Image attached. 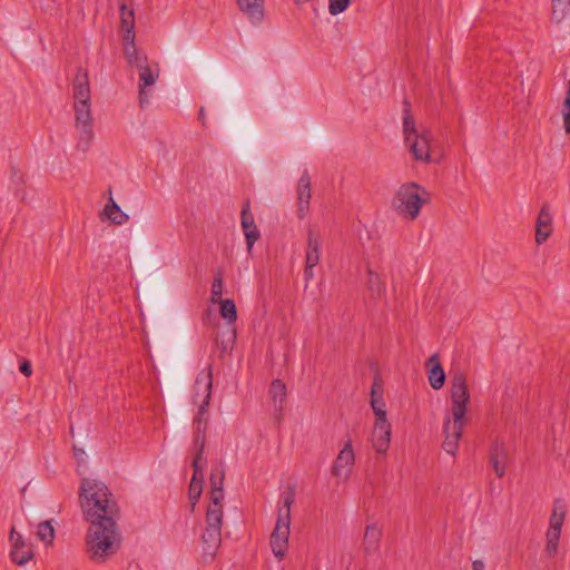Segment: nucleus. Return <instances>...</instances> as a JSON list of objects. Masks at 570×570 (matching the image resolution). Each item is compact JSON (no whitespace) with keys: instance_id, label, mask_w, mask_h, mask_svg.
I'll return each instance as SVG.
<instances>
[{"instance_id":"f257e3e1","label":"nucleus","mask_w":570,"mask_h":570,"mask_svg":"<svg viewBox=\"0 0 570 570\" xmlns=\"http://www.w3.org/2000/svg\"><path fill=\"white\" fill-rule=\"evenodd\" d=\"M79 499L85 519L90 523L85 538V552L95 563L107 562L121 547L117 520L118 503L108 487L95 479L81 481Z\"/></svg>"},{"instance_id":"f03ea898","label":"nucleus","mask_w":570,"mask_h":570,"mask_svg":"<svg viewBox=\"0 0 570 570\" xmlns=\"http://www.w3.org/2000/svg\"><path fill=\"white\" fill-rule=\"evenodd\" d=\"M470 401V391L466 377L462 372H455L451 377V416L445 415L443 424V449L446 453L455 455L459 440L463 434L465 413Z\"/></svg>"},{"instance_id":"7ed1b4c3","label":"nucleus","mask_w":570,"mask_h":570,"mask_svg":"<svg viewBox=\"0 0 570 570\" xmlns=\"http://www.w3.org/2000/svg\"><path fill=\"white\" fill-rule=\"evenodd\" d=\"M430 202V193L416 183L403 184L395 194L394 209L402 216L414 220L424 204Z\"/></svg>"},{"instance_id":"20e7f679","label":"nucleus","mask_w":570,"mask_h":570,"mask_svg":"<svg viewBox=\"0 0 570 570\" xmlns=\"http://www.w3.org/2000/svg\"><path fill=\"white\" fill-rule=\"evenodd\" d=\"M566 518V510L560 499L553 502V510L550 515L549 529L546 533L544 552L549 558H554L558 552L561 529Z\"/></svg>"},{"instance_id":"39448f33","label":"nucleus","mask_w":570,"mask_h":570,"mask_svg":"<svg viewBox=\"0 0 570 570\" xmlns=\"http://www.w3.org/2000/svg\"><path fill=\"white\" fill-rule=\"evenodd\" d=\"M90 104H73V109L76 114V127L80 130L79 141L77 144V148L86 151L90 142L94 138L92 131V116Z\"/></svg>"},{"instance_id":"423d86ee","label":"nucleus","mask_w":570,"mask_h":570,"mask_svg":"<svg viewBox=\"0 0 570 570\" xmlns=\"http://www.w3.org/2000/svg\"><path fill=\"white\" fill-rule=\"evenodd\" d=\"M222 524L223 517H218L217 512L210 511L206 513V529L202 535V540L205 553L210 557L215 556L222 542Z\"/></svg>"},{"instance_id":"0eeeda50","label":"nucleus","mask_w":570,"mask_h":570,"mask_svg":"<svg viewBox=\"0 0 570 570\" xmlns=\"http://www.w3.org/2000/svg\"><path fill=\"white\" fill-rule=\"evenodd\" d=\"M510 461L511 453L508 446L502 441L495 440L489 449V463L499 479L504 476Z\"/></svg>"},{"instance_id":"6e6552de","label":"nucleus","mask_w":570,"mask_h":570,"mask_svg":"<svg viewBox=\"0 0 570 570\" xmlns=\"http://www.w3.org/2000/svg\"><path fill=\"white\" fill-rule=\"evenodd\" d=\"M291 520H276L275 528L271 535V547L276 558L282 559L288 549Z\"/></svg>"},{"instance_id":"1a4fd4ad","label":"nucleus","mask_w":570,"mask_h":570,"mask_svg":"<svg viewBox=\"0 0 570 570\" xmlns=\"http://www.w3.org/2000/svg\"><path fill=\"white\" fill-rule=\"evenodd\" d=\"M355 463V454L352 446L351 440H348L344 448L340 451L338 455L336 456L333 466H332V474L336 478L344 476L347 479L351 475L352 468Z\"/></svg>"},{"instance_id":"9d476101","label":"nucleus","mask_w":570,"mask_h":570,"mask_svg":"<svg viewBox=\"0 0 570 570\" xmlns=\"http://www.w3.org/2000/svg\"><path fill=\"white\" fill-rule=\"evenodd\" d=\"M240 225L245 235L247 250L250 253L254 244L259 239L261 233L250 213L249 199L243 205L240 212Z\"/></svg>"},{"instance_id":"9b49d317","label":"nucleus","mask_w":570,"mask_h":570,"mask_svg":"<svg viewBox=\"0 0 570 570\" xmlns=\"http://www.w3.org/2000/svg\"><path fill=\"white\" fill-rule=\"evenodd\" d=\"M10 540L12 541L10 552L12 561L18 566L26 564L33 557L31 547L24 542L20 533L16 532L14 528L10 531Z\"/></svg>"},{"instance_id":"f8f14e48","label":"nucleus","mask_w":570,"mask_h":570,"mask_svg":"<svg viewBox=\"0 0 570 570\" xmlns=\"http://www.w3.org/2000/svg\"><path fill=\"white\" fill-rule=\"evenodd\" d=\"M312 197L311 190V176L307 170H304L297 184V216L304 219Z\"/></svg>"},{"instance_id":"ddd939ff","label":"nucleus","mask_w":570,"mask_h":570,"mask_svg":"<svg viewBox=\"0 0 570 570\" xmlns=\"http://www.w3.org/2000/svg\"><path fill=\"white\" fill-rule=\"evenodd\" d=\"M432 139V134L429 130H424L419 136L411 139L410 142H405L413 155L414 159L421 160L424 163H430L431 154H430V141Z\"/></svg>"},{"instance_id":"4468645a","label":"nucleus","mask_w":570,"mask_h":570,"mask_svg":"<svg viewBox=\"0 0 570 570\" xmlns=\"http://www.w3.org/2000/svg\"><path fill=\"white\" fill-rule=\"evenodd\" d=\"M391 443V424L387 420L375 421L372 432V444L377 453L387 452Z\"/></svg>"},{"instance_id":"2eb2a0df","label":"nucleus","mask_w":570,"mask_h":570,"mask_svg":"<svg viewBox=\"0 0 570 570\" xmlns=\"http://www.w3.org/2000/svg\"><path fill=\"white\" fill-rule=\"evenodd\" d=\"M212 389H213V372L212 365H208L206 368L202 370L194 384V400L198 396H203L202 401L210 402L212 399Z\"/></svg>"},{"instance_id":"dca6fc26","label":"nucleus","mask_w":570,"mask_h":570,"mask_svg":"<svg viewBox=\"0 0 570 570\" xmlns=\"http://www.w3.org/2000/svg\"><path fill=\"white\" fill-rule=\"evenodd\" d=\"M552 233V216L549 212V205L544 204L537 217L535 222V242L538 245L543 244Z\"/></svg>"},{"instance_id":"f3484780","label":"nucleus","mask_w":570,"mask_h":570,"mask_svg":"<svg viewBox=\"0 0 570 570\" xmlns=\"http://www.w3.org/2000/svg\"><path fill=\"white\" fill-rule=\"evenodd\" d=\"M73 104H90V86L86 70L78 68L73 80Z\"/></svg>"},{"instance_id":"a211bd4d","label":"nucleus","mask_w":570,"mask_h":570,"mask_svg":"<svg viewBox=\"0 0 570 570\" xmlns=\"http://www.w3.org/2000/svg\"><path fill=\"white\" fill-rule=\"evenodd\" d=\"M120 12V28L124 40H135V10L127 6L126 0H118Z\"/></svg>"},{"instance_id":"6ab92c4d","label":"nucleus","mask_w":570,"mask_h":570,"mask_svg":"<svg viewBox=\"0 0 570 570\" xmlns=\"http://www.w3.org/2000/svg\"><path fill=\"white\" fill-rule=\"evenodd\" d=\"M425 366H426L428 373H429L430 385L434 390H440L445 383V373L441 365L439 354L434 353L433 355H431L428 358Z\"/></svg>"},{"instance_id":"aec40b11","label":"nucleus","mask_w":570,"mask_h":570,"mask_svg":"<svg viewBox=\"0 0 570 570\" xmlns=\"http://www.w3.org/2000/svg\"><path fill=\"white\" fill-rule=\"evenodd\" d=\"M239 10L253 24H258L264 19L265 0H237Z\"/></svg>"},{"instance_id":"412c9836","label":"nucleus","mask_w":570,"mask_h":570,"mask_svg":"<svg viewBox=\"0 0 570 570\" xmlns=\"http://www.w3.org/2000/svg\"><path fill=\"white\" fill-rule=\"evenodd\" d=\"M139 71V101L141 105L148 102V96L146 92V88L150 87L155 83L156 79L158 78L159 73L154 72L149 65H145L144 67L138 69Z\"/></svg>"},{"instance_id":"4be33fe9","label":"nucleus","mask_w":570,"mask_h":570,"mask_svg":"<svg viewBox=\"0 0 570 570\" xmlns=\"http://www.w3.org/2000/svg\"><path fill=\"white\" fill-rule=\"evenodd\" d=\"M124 53L130 67L141 68L147 65V56L137 49L135 40H124Z\"/></svg>"},{"instance_id":"5701e85b","label":"nucleus","mask_w":570,"mask_h":570,"mask_svg":"<svg viewBox=\"0 0 570 570\" xmlns=\"http://www.w3.org/2000/svg\"><path fill=\"white\" fill-rule=\"evenodd\" d=\"M104 215L115 225H122L129 219V216L114 200L111 188H109V199L104 208Z\"/></svg>"},{"instance_id":"b1692460","label":"nucleus","mask_w":570,"mask_h":570,"mask_svg":"<svg viewBox=\"0 0 570 570\" xmlns=\"http://www.w3.org/2000/svg\"><path fill=\"white\" fill-rule=\"evenodd\" d=\"M321 238L318 236H314L313 230L309 229L307 235L305 264H308L309 266H316L318 264L321 257Z\"/></svg>"},{"instance_id":"393cba45","label":"nucleus","mask_w":570,"mask_h":570,"mask_svg":"<svg viewBox=\"0 0 570 570\" xmlns=\"http://www.w3.org/2000/svg\"><path fill=\"white\" fill-rule=\"evenodd\" d=\"M382 531L375 524L366 527L363 546L365 554L370 556L379 550Z\"/></svg>"},{"instance_id":"a878e982","label":"nucleus","mask_w":570,"mask_h":570,"mask_svg":"<svg viewBox=\"0 0 570 570\" xmlns=\"http://www.w3.org/2000/svg\"><path fill=\"white\" fill-rule=\"evenodd\" d=\"M404 109H403V134H404V141L410 142L411 139L419 136L420 134L416 130L415 127V120L411 114L410 102L409 100L403 101Z\"/></svg>"},{"instance_id":"bb28decb","label":"nucleus","mask_w":570,"mask_h":570,"mask_svg":"<svg viewBox=\"0 0 570 570\" xmlns=\"http://www.w3.org/2000/svg\"><path fill=\"white\" fill-rule=\"evenodd\" d=\"M296 491L295 485H289L285 492L282 493V507L278 509L277 518L282 520H291V508L295 502Z\"/></svg>"},{"instance_id":"cd10ccee","label":"nucleus","mask_w":570,"mask_h":570,"mask_svg":"<svg viewBox=\"0 0 570 570\" xmlns=\"http://www.w3.org/2000/svg\"><path fill=\"white\" fill-rule=\"evenodd\" d=\"M367 287L373 297H380L385 292V284L382 282L380 275L373 272L371 268L367 269Z\"/></svg>"},{"instance_id":"c85d7f7f","label":"nucleus","mask_w":570,"mask_h":570,"mask_svg":"<svg viewBox=\"0 0 570 570\" xmlns=\"http://www.w3.org/2000/svg\"><path fill=\"white\" fill-rule=\"evenodd\" d=\"M209 499H210V502L207 507L206 513H209L210 511H215V512H217L218 517H223V505H222V501L224 499L223 487H217L215 489H212Z\"/></svg>"},{"instance_id":"c756f323","label":"nucleus","mask_w":570,"mask_h":570,"mask_svg":"<svg viewBox=\"0 0 570 570\" xmlns=\"http://www.w3.org/2000/svg\"><path fill=\"white\" fill-rule=\"evenodd\" d=\"M569 8L570 0H552V21L560 23L567 16Z\"/></svg>"},{"instance_id":"7c9ffc66","label":"nucleus","mask_w":570,"mask_h":570,"mask_svg":"<svg viewBox=\"0 0 570 570\" xmlns=\"http://www.w3.org/2000/svg\"><path fill=\"white\" fill-rule=\"evenodd\" d=\"M218 303L220 304V316L228 323H234L237 320L235 302L230 298H225Z\"/></svg>"},{"instance_id":"2f4dec72","label":"nucleus","mask_w":570,"mask_h":570,"mask_svg":"<svg viewBox=\"0 0 570 570\" xmlns=\"http://www.w3.org/2000/svg\"><path fill=\"white\" fill-rule=\"evenodd\" d=\"M269 394H271L272 399L274 400V402H276L277 399H279V409H282V404L287 395V390H286L285 383L278 379L274 380L269 387Z\"/></svg>"},{"instance_id":"473e14b6","label":"nucleus","mask_w":570,"mask_h":570,"mask_svg":"<svg viewBox=\"0 0 570 570\" xmlns=\"http://www.w3.org/2000/svg\"><path fill=\"white\" fill-rule=\"evenodd\" d=\"M223 289H224L223 273L220 271H218L214 276V281L212 284V291H210V294H212L210 299L214 304L224 299L222 297Z\"/></svg>"},{"instance_id":"72a5a7b5","label":"nucleus","mask_w":570,"mask_h":570,"mask_svg":"<svg viewBox=\"0 0 570 570\" xmlns=\"http://www.w3.org/2000/svg\"><path fill=\"white\" fill-rule=\"evenodd\" d=\"M37 535L45 543H52L55 539V528L52 527L51 521L40 522L38 524Z\"/></svg>"},{"instance_id":"f704fd0d","label":"nucleus","mask_w":570,"mask_h":570,"mask_svg":"<svg viewBox=\"0 0 570 570\" xmlns=\"http://www.w3.org/2000/svg\"><path fill=\"white\" fill-rule=\"evenodd\" d=\"M209 403L208 401L200 402L197 415L194 417L195 431H206L207 419L204 415L207 413Z\"/></svg>"},{"instance_id":"c9c22d12","label":"nucleus","mask_w":570,"mask_h":570,"mask_svg":"<svg viewBox=\"0 0 570 570\" xmlns=\"http://www.w3.org/2000/svg\"><path fill=\"white\" fill-rule=\"evenodd\" d=\"M202 492H203L202 481H196V479L191 480L190 484H189V490H188V497H189V502L191 505V511H194V509L202 495Z\"/></svg>"},{"instance_id":"e433bc0d","label":"nucleus","mask_w":570,"mask_h":570,"mask_svg":"<svg viewBox=\"0 0 570 570\" xmlns=\"http://www.w3.org/2000/svg\"><path fill=\"white\" fill-rule=\"evenodd\" d=\"M371 406L376 416L375 421L387 420L384 399L379 396L371 399Z\"/></svg>"},{"instance_id":"4c0bfd02","label":"nucleus","mask_w":570,"mask_h":570,"mask_svg":"<svg viewBox=\"0 0 570 570\" xmlns=\"http://www.w3.org/2000/svg\"><path fill=\"white\" fill-rule=\"evenodd\" d=\"M206 443V431H195L194 446L196 449L195 459H203Z\"/></svg>"},{"instance_id":"58836bf2","label":"nucleus","mask_w":570,"mask_h":570,"mask_svg":"<svg viewBox=\"0 0 570 570\" xmlns=\"http://www.w3.org/2000/svg\"><path fill=\"white\" fill-rule=\"evenodd\" d=\"M328 2L330 13L332 16H337L348 8L351 0H328Z\"/></svg>"},{"instance_id":"ea45409f","label":"nucleus","mask_w":570,"mask_h":570,"mask_svg":"<svg viewBox=\"0 0 570 570\" xmlns=\"http://www.w3.org/2000/svg\"><path fill=\"white\" fill-rule=\"evenodd\" d=\"M225 479V470L220 464L219 468L213 469L210 473V488L215 489L217 487H223Z\"/></svg>"},{"instance_id":"a19ab883","label":"nucleus","mask_w":570,"mask_h":570,"mask_svg":"<svg viewBox=\"0 0 570 570\" xmlns=\"http://www.w3.org/2000/svg\"><path fill=\"white\" fill-rule=\"evenodd\" d=\"M383 397V385L380 375L376 374L371 387V399Z\"/></svg>"},{"instance_id":"79ce46f5","label":"nucleus","mask_w":570,"mask_h":570,"mask_svg":"<svg viewBox=\"0 0 570 570\" xmlns=\"http://www.w3.org/2000/svg\"><path fill=\"white\" fill-rule=\"evenodd\" d=\"M203 459H195L193 460V478L191 480L202 481V484L204 483V475H203V465H200V461Z\"/></svg>"},{"instance_id":"37998d69","label":"nucleus","mask_w":570,"mask_h":570,"mask_svg":"<svg viewBox=\"0 0 570 570\" xmlns=\"http://www.w3.org/2000/svg\"><path fill=\"white\" fill-rule=\"evenodd\" d=\"M19 371L27 377L31 376L32 374V366L30 361L22 360L19 365Z\"/></svg>"},{"instance_id":"c03bdc74","label":"nucleus","mask_w":570,"mask_h":570,"mask_svg":"<svg viewBox=\"0 0 570 570\" xmlns=\"http://www.w3.org/2000/svg\"><path fill=\"white\" fill-rule=\"evenodd\" d=\"M314 267L315 266H309L308 264H305V269H304V279H305V286H307V284L314 278Z\"/></svg>"},{"instance_id":"a18cd8bd","label":"nucleus","mask_w":570,"mask_h":570,"mask_svg":"<svg viewBox=\"0 0 570 570\" xmlns=\"http://www.w3.org/2000/svg\"><path fill=\"white\" fill-rule=\"evenodd\" d=\"M484 562L482 560H474L472 563L473 570H484Z\"/></svg>"},{"instance_id":"49530a36","label":"nucleus","mask_w":570,"mask_h":570,"mask_svg":"<svg viewBox=\"0 0 570 570\" xmlns=\"http://www.w3.org/2000/svg\"><path fill=\"white\" fill-rule=\"evenodd\" d=\"M198 118L200 119V121H202V122H203V125L205 126V109H204V107H202V108L199 109Z\"/></svg>"},{"instance_id":"de8ad7c7","label":"nucleus","mask_w":570,"mask_h":570,"mask_svg":"<svg viewBox=\"0 0 570 570\" xmlns=\"http://www.w3.org/2000/svg\"><path fill=\"white\" fill-rule=\"evenodd\" d=\"M296 4H301V3H305L307 2L308 0H293Z\"/></svg>"}]
</instances>
